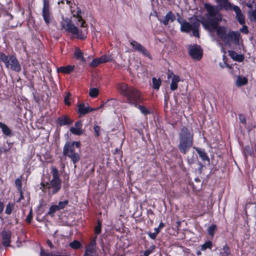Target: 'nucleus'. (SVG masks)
<instances>
[{
	"mask_svg": "<svg viewBox=\"0 0 256 256\" xmlns=\"http://www.w3.org/2000/svg\"><path fill=\"white\" fill-rule=\"evenodd\" d=\"M98 94V90L96 88H92L90 90L89 96L91 98H96Z\"/></svg>",
	"mask_w": 256,
	"mask_h": 256,
	"instance_id": "72a5a7b5",
	"label": "nucleus"
},
{
	"mask_svg": "<svg viewBox=\"0 0 256 256\" xmlns=\"http://www.w3.org/2000/svg\"><path fill=\"white\" fill-rule=\"evenodd\" d=\"M100 58L102 63L108 62L112 60V56H110L106 54L103 55Z\"/></svg>",
	"mask_w": 256,
	"mask_h": 256,
	"instance_id": "4c0bfd02",
	"label": "nucleus"
},
{
	"mask_svg": "<svg viewBox=\"0 0 256 256\" xmlns=\"http://www.w3.org/2000/svg\"><path fill=\"white\" fill-rule=\"evenodd\" d=\"M94 111V108L86 107L84 104H80L78 105V112L80 115L85 114L89 112Z\"/></svg>",
	"mask_w": 256,
	"mask_h": 256,
	"instance_id": "5701e85b",
	"label": "nucleus"
},
{
	"mask_svg": "<svg viewBox=\"0 0 256 256\" xmlns=\"http://www.w3.org/2000/svg\"><path fill=\"white\" fill-rule=\"evenodd\" d=\"M32 210H30V211L29 214H28V215L27 216L26 218V220L28 224L31 222L32 220Z\"/></svg>",
	"mask_w": 256,
	"mask_h": 256,
	"instance_id": "de8ad7c7",
	"label": "nucleus"
},
{
	"mask_svg": "<svg viewBox=\"0 0 256 256\" xmlns=\"http://www.w3.org/2000/svg\"><path fill=\"white\" fill-rule=\"evenodd\" d=\"M51 172L52 179L49 183L42 184L44 189H48V193L50 195L56 194L61 188V180L58 176V170L56 168L52 167Z\"/></svg>",
	"mask_w": 256,
	"mask_h": 256,
	"instance_id": "20e7f679",
	"label": "nucleus"
},
{
	"mask_svg": "<svg viewBox=\"0 0 256 256\" xmlns=\"http://www.w3.org/2000/svg\"><path fill=\"white\" fill-rule=\"evenodd\" d=\"M188 54L192 58L199 60L202 56V50L200 46L194 44L188 47Z\"/></svg>",
	"mask_w": 256,
	"mask_h": 256,
	"instance_id": "9b49d317",
	"label": "nucleus"
},
{
	"mask_svg": "<svg viewBox=\"0 0 256 256\" xmlns=\"http://www.w3.org/2000/svg\"><path fill=\"white\" fill-rule=\"evenodd\" d=\"M10 148H7L6 146H3L0 148V156L2 155V153H6L10 150Z\"/></svg>",
	"mask_w": 256,
	"mask_h": 256,
	"instance_id": "8fccbe9b",
	"label": "nucleus"
},
{
	"mask_svg": "<svg viewBox=\"0 0 256 256\" xmlns=\"http://www.w3.org/2000/svg\"><path fill=\"white\" fill-rule=\"evenodd\" d=\"M238 116L240 122L246 125V120L245 116L244 114H240Z\"/></svg>",
	"mask_w": 256,
	"mask_h": 256,
	"instance_id": "49530a36",
	"label": "nucleus"
},
{
	"mask_svg": "<svg viewBox=\"0 0 256 256\" xmlns=\"http://www.w3.org/2000/svg\"><path fill=\"white\" fill-rule=\"evenodd\" d=\"M230 10H232L235 12L236 18L240 24H244L245 23L244 16L238 6L234 5Z\"/></svg>",
	"mask_w": 256,
	"mask_h": 256,
	"instance_id": "6ab92c4d",
	"label": "nucleus"
},
{
	"mask_svg": "<svg viewBox=\"0 0 256 256\" xmlns=\"http://www.w3.org/2000/svg\"><path fill=\"white\" fill-rule=\"evenodd\" d=\"M74 56L76 59L80 60L82 62L85 61V58L83 56V54L79 48H76Z\"/></svg>",
	"mask_w": 256,
	"mask_h": 256,
	"instance_id": "c756f323",
	"label": "nucleus"
},
{
	"mask_svg": "<svg viewBox=\"0 0 256 256\" xmlns=\"http://www.w3.org/2000/svg\"><path fill=\"white\" fill-rule=\"evenodd\" d=\"M100 58H96L92 60V62L90 64V66L92 68H95L98 66L100 64H102V62H100Z\"/></svg>",
	"mask_w": 256,
	"mask_h": 256,
	"instance_id": "ea45409f",
	"label": "nucleus"
},
{
	"mask_svg": "<svg viewBox=\"0 0 256 256\" xmlns=\"http://www.w3.org/2000/svg\"><path fill=\"white\" fill-rule=\"evenodd\" d=\"M42 15L45 23L48 25L52 20V15L50 10L49 0H43Z\"/></svg>",
	"mask_w": 256,
	"mask_h": 256,
	"instance_id": "9d476101",
	"label": "nucleus"
},
{
	"mask_svg": "<svg viewBox=\"0 0 256 256\" xmlns=\"http://www.w3.org/2000/svg\"><path fill=\"white\" fill-rule=\"evenodd\" d=\"M80 246V242L78 240H74L70 244V246L74 249L78 248Z\"/></svg>",
	"mask_w": 256,
	"mask_h": 256,
	"instance_id": "58836bf2",
	"label": "nucleus"
},
{
	"mask_svg": "<svg viewBox=\"0 0 256 256\" xmlns=\"http://www.w3.org/2000/svg\"><path fill=\"white\" fill-rule=\"evenodd\" d=\"M252 16H253V18H254V19L256 21V10H254L252 12Z\"/></svg>",
	"mask_w": 256,
	"mask_h": 256,
	"instance_id": "bf43d9fd",
	"label": "nucleus"
},
{
	"mask_svg": "<svg viewBox=\"0 0 256 256\" xmlns=\"http://www.w3.org/2000/svg\"><path fill=\"white\" fill-rule=\"evenodd\" d=\"M136 107L138 108L141 112L144 114H147L150 113L149 110L145 106L139 105L138 104V106Z\"/></svg>",
	"mask_w": 256,
	"mask_h": 256,
	"instance_id": "79ce46f5",
	"label": "nucleus"
},
{
	"mask_svg": "<svg viewBox=\"0 0 256 256\" xmlns=\"http://www.w3.org/2000/svg\"><path fill=\"white\" fill-rule=\"evenodd\" d=\"M218 4L217 6H212L210 4H205L204 8L207 12L206 16H208V22L209 24L214 26H216L218 20H222V16L220 14V11L224 8L230 10L234 5L229 2L228 0H215Z\"/></svg>",
	"mask_w": 256,
	"mask_h": 256,
	"instance_id": "f257e3e1",
	"label": "nucleus"
},
{
	"mask_svg": "<svg viewBox=\"0 0 256 256\" xmlns=\"http://www.w3.org/2000/svg\"><path fill=\"white\" fill-rule=\"evenodd\" d=\"M72 94L70 92H68L64 97V102L67 106L70 105V98Z\"/></svg>",
	"mask_w": 256,
	"mask_h": 256,
	"instance_id": "37998d69",
	"label": "nucleus"
},
{
	"mask_svg": "<svg viewBox=\"0 0 256 256\" xmlns=\"http://www.w3.org/2000/svg\"><path fill=\"white\" fill-rule=\"evenodd\" d=\"M178 22L180 24V30L182 32L188 33L192 31L194 36L196 38L200 37V22L199 20L196 19L192 24H190L184 18H178Z\"/></svg>",
	"mask_w": 256,
	"mask_h": 256,
	"instance_id": "423d86ee",
	"label": "nucleus"
},
{
	"mask_svg": "<svg viewBox=\"0 0 256 256\" xmlns=\"http://www.w3.org/2000/svg\"><path fill=\"white\" fill-rule=\"evenodd\" d=\"M176 18L175 14L172 12L169 11L163 18L158 19V20L161 24L166 26L170 22H174Z\"/></svg>",
	"mask_w": 256,
	"mask_h": 256,
	"instance_id": "a211bd4d",
	"label": "nucleus"
},
{
	"mask_svg": "<svg viewBox=\"0 0 256 256\" xmlns=\"http://www.w3.org/2000/svg\"><path fill=\"white\" fill-rule=\"evenodd\" d=\"M240 32L245 34H248V26L245 25H244L242 28L240 29Z\"/></svg>",
	"mask_w": 256,
	"mask_h": 256,
	"instance_id": "3c124183",
	"label": "nucleus"
},
{
	"mask_svg": "<svg viewBox=\"0 0 256 256\" xmlns=\"http://www.w3.org/2000/svg\"><path fill=\"white\" fill-rule=\"evenodd\" d=\"M46 242H47V244L48 245V246L50 248H53V244L50 240H47Z\"/></svg>",
	"mask_w": 256,
	"mask_h": 256,
	"instance_id": "13d9d810",
	"label": "nucleus"
},
{
	"mask_svg": "<svg viewBox=\"0 0 256 256\" xmlns=\"http://www.w3.org/2000/svg\"><path fill=\"white\" fill-rule=\"evenodd\" d=\"M148 235L152 240H155L156 237V236L158 234H156V233L154 232H148Z\"/></svg>",
	"mask_w": 256,
	"mask_h": 256,
	"instance_id": "603ef678",
	"label": "nucleus"
},
{
	"mask_svg": "<svg viewBox=\"0 0 256 256\" xmlns=\"http://www.w3.org/2000/svg\"><path fill=\"white\" fill-rule=\"evenodd\" d=\"M18 192H19L20 194V197L18 198V200H17V202H20L21 200L24 199V196H23V192H22V190H21V191H18Z\"/></svg>",
	"mask_w": 256,
	"mask_h": 256,
	"instance_id": "6e6d98bb",
	"label": "nucleus"
},
{
	"mask_svg": "<svg viewBox=\"0 0 256 256\" xmlns=\"http://www.w3.org/2000/svg\"><path fill=\"white\" fill-rule=\"evenodd\" d=\"M194 148L202 160L207 161L208 162H210V158L204 149H202L198 148Z\"/></svg>",
	"mask_w": 256,
	"mask_h": 256,
	"instance_id": "b1692460",
	"label": "nucleus"
},
{
	"mask_svg": "<svg viewBox=\"0 0 256 256\" xmlns=\"http://www.w3.org/2000/svg\"><path fill=\"white\" fill-rule=\"evenodd\" d=\"M80 142H67L64 146V156L69 158L74 164L80 160V154L76 151L75 147L80 148Z\"/></svg>",
	"mask_w": 256,
	"mask_h": 256,
	"instance_id": "39448f33",
	"label": "nucleus"
},
{
	"mask_svg": "<svg viewBox=\"0 0 256 256\" xmlns=\"http://www.w3.org/2000/svg\"><path fill=\"white\" fill-rule=\"evenodd\" d=\"M156 246L154 244L150 246L148 249L144 251L143 256H148L153 252Z\"/></svg>",
	"mask_w": 256,
	"mask_h": 256,
	"instance_id": "a19ab883",
	"label": "nucleus"
},
{
	"mask_svg": "<svg viewBox=\"0 0 256 256\" xmlns=\"http://www.w3.org/2000/svg\"><path fill=\"white\" fill-rule=\"evenodd\" d=\"M249 148H250V146H246L245 147V150H248V149H249Z\"/></svg>",
	"mask_w": 256,
	"mask_h": 256,
	"instance_id": "774afa93",
	"label": "nucleus"
},
{
	"mask_svg": "<svg viewBox=\"0 0 256 256\" xmlns=\"http://www.w3.org/2000/svg\"><path fill=\"white\" fill-rule=\"evenodd\" d=\"M40 254L44 256H54V254L52 252H46L42 250Z\"/></svg>",
	"mask_w": 256,
	"mask_h": 256,
	"instance_id": "864d4df0",
	"label": "nucleus"
},
{
	"mask_svg": "<svg viewBox=\"0 0 256 256\" xmlns=\"http://www.w3.org/2000/svg\"><path fill=\"white\" fill-rule=\"evenodd\" d=\"M0 128L2 130L4 134L6 136H11L12 130L5 124L0 122Z\"/></svg>",
	"mask_w": 256,
	"mask_h": 256,
	"instance_id": "a878e982",
	"label": "nucleus"
},
{
	"mask_svg": "<svg viewBox=\"0 0 256 256\" xmlns=\"http://www.w3.org/2000/svg\"><path fill=\"white\" fill-rule=\"evenodd\" d=\"M134 87L128 86L124 82H120L116 84V88L119 92L120 94L125 97L129 94V92L132 90Z\"/></svg>",
	"mask_w": 256,
	"mask_h": 256,
	"instance_id": "dca6fc26",
	"label": "nucleus"
},
{
	"mask_svg": "<svg viewBox=\"0 0 256 256\" xmlns=\"http://www.w3.org/2000/svg\"><path fill=\"white\" fill-rule=\"evenodd\" d=\"M129 92L126 96L128 102L134 106H137L138 104L142 102L143 100L141 92L134 88H133Z\"/></svg>",
	"mask_w": 256,
	"mask_h": 256,
	"instance_id": "6e6552de",
	"label": "nucleus"
},
{
	"mask_svg": "<svg viewBox=\"0 0 256 256\" xmlns=\"http://www.w3.org/2000/svg\"><path fill=\"white\" fill-rule=\"evenodd\" d=\"M154 232L156 233V234H158L160 232V228H155L154 229Z\"/></svg>",
	"mask_w": 256,
	"mask_h": 256,
	"instance_id": "69168bd1",
	"label": "nucleus"
},
{
	"mask_svg": "<svg viewBox=\"0 0 256 256\" xmlns=\"http://www.w3.org/2000/svg\"><path fill=\"white\" fill-rule=\"evenodd\" d=\"M188 162L189 164H191L194 162V160L193 159H188Z\"/></svg>",
	"mask_w": 256,
	"mask_h": 256,
	"instance_id": "e2e57ef3",
	"label": "nucleus"
},
{
	"mask_svg": "<svg viewBox=\"0 0 256 256\" xmlns=\"http://www.w3.org/2000/svg\"><path fill=\"white\" fill-rule=\"evenodd\" d=\"M4 208V204L2 202L0 201V214H1Z\"/></svg>",
	"mask_w": 256,
	"mask_h": 256,
	"instance_id": "4d7b16f0",
	"label": "nucleus"
},
{
	"mask_svg": "<svg viewBox=\"0 0 256 256\" xmlns=\"http://www.w3.org/2000/svg\"><path fill=\"white\" fill-rule=\"evenodd\" d=\"M246 6L250 8H252V4H251L250 2L246 3Z\"/></svg>",
	"mask_w": 256,
	"mask_h": 256,
	"instance_id": "680f3d73",
	"label": "nucleus"
},
{
	"mask_svg": "<svg viewBox=\"0 0 256 256\" xmlns=\"http://www.w3.org/2000/svg\"><path fill=\"white\" fill-rule=\"evenodd\" d=\"M70 12L73 17H76L78 19V22H76V24L78 25V22H80V26L85 27L86 22L82 18L81 10L76 6L74 7L71 6Z\"/></svg>",
	"mask_w": 256,
	"mask_h": 256,
	"instance_id": "2eb2a0df",
	"label": "nucleus"
},
{
	"mask_svg": "<svg viewBox=\"0 0 256 256\" xmlns=\"http://www.w3.org/2000/svg\"><path fill=\"white\" fill-rule=\"evenodd\" d=\"M229 56L234 60L242 62L244 60V56L242 54H238L234 50L228 51Z\"/></svg>",
	"mask_w": 256,
	"mask_h": 256,
	"instance_id": "4be33fe9",
	"label": "nucleus"
},
{
	"mask_svg": "<svg viewBox=\"0 0 256 256\" xmlns=\"http://www.w3.org/2000/svg\"><path fill=\"white\" fill-rule=\"evenodd\" d=\"M94 132L96 134V136L98 137L100 136V127L98 126L95 125L94 127Z\"/></svg>",
	"mask_w": 256,
	"mask_h": 256,
	"instance_id": "09e8293b",
	"label": "nucleus"
},
{
	"mask_svg": "<svg viewBox=\"0 0 256 256\" xmlns=\"http://www.w3.org/2000/svg\"><path fill=\"white\" fill-rule=\"evenodd\" d=\"M62 28L61 30H64L65 31L68 32L72 34L76 35L78 38H83L82 36L80 35V32L78 28L72 23L70 19H63L60 22Z\"/></svg>",
	"mask_w": 256,
	"mask_h": 256,
	"instance_id": "1a4fd4ad",
	"label": "nucleus"
},
{
	"mask_svg": "<svg viewBox=\"0 0 256 256\" xmlns=\"http://www.w3.org/2000/svg\"><path fill=\"white\" fill-rule=\"evenodd\" d=\"M152 88L154 90H158L160 88V87L162 84L161 80L160 78H152Z\"/></svg>",
	"mask_w": 256,
	"mask_h": 256,
	"instance_id": "cd10ccee",
	"label": "nucleus"
},
{
	"mask_svg": "<svg viewBox=\"0 0 256 256\" xmlns=\"http://www.w3.org/2000/svg\"><path fill=\"white\" fill-rule=\"evenodd\" d=\"M15 184H16V186L18 190L21 191V190H22V184L21 178H16L15 181Z\"/></svg>",
	"mask_w": 256,
	"mask_h": 256,
	"instance_id": "c03bdc74",
	"label": "nucleus"
},
{
	"mask_svg": "<svg viewBox=\"0 0 256 256\" xmlns=\"http://www.w3.org/2000/svg\"><path fill=\"white\" fill-rule=\"evenodd\" d=\"M176 16H177V18L176 20H178V18H182L180 16V14H178V13H177L176 14Z\"/></svg>",
	"mask_w": 256,
	"mask_h": 256,
	"instance_id": "338daca9",
	"label": "nucleus"
},
{
	"mask_svg": "<svg viewBox=\"0 0 256 256\" xmlns=\"http://www.w3.org/2000/svg\"><path fill=\"white\" fill-rule=\"evenodd\" d=\"M60 210L58 208L57 206L56 205H52L50 206L49 208V210L47 214L50 215L52 217L54 216V214L56 212Z\"/></svg>",
	"mask_w": 256,
	"mask_h": 256,
	"instance_id": "7c9ffc66",
	"label": "nucleus"
},
{
	"mask_svg": "<svg viewBox=\"0 0 256 256\" xmlns=\"http://www.w3.org/2000/svg\"><path fill=\"white\" fill-rule=\"evenodd\" d=\"M129 42L135 51L138 52L148 58L150 57V55L148 52L146 48L142 46L140 43L132 39L129 40Z\"/></svg>",
	"mask_w": 256,
	"mask_h": 256,
	"instance_id": "f8f14e48",
	"label": "nucleus"
},
{
	"mask_svg": "<svg viewBox=\"0 0 256 256\" xmlns=\"http://www.w3.org/2000/svg\"><path fill=\"white\" fill-rule=\"evenodd\" d=\"M240 36V33L238 32H229L224 42L226 44L232 42L236 45H239Z\"/></svg>",
	"mask_w": 256,
	"mask_h": 256,
	"instance_id": "ddd939ff",
	"label": "nucleus"
},
{
	"mask_svg": "<svg viewBox=\"0 0 256 256\" xmlns=\"http://www.w3.org/2000/svg\"><path fill=\"white\" fill-rule=\"evenodd\" d=\"M212 246V242L210 241H207L201 247V250L204 251L207 248H211Z\"/></svg>",
	"mask_w": 256,
	"mask_h": 256,
	"instance_id": "c9c22d12",
	"label": "nucleus"
},
{
	"mask_svg": "<svg viewBox=\"0 0 256 256\" xmlns=\"http://www.w3.org/2000/svg\"><path fill=\"white\" fill-rule=\"evenodd\" d=\"M220 254L222 256H229L231 254L230 250L227 244L223 246Z\"/></svg>",
	"mask_w": 256,
	"mask_h": 256,
	"instance_id": "c85d7f7f",
	"label": "nucleus"
},
{
	"mask_svg": "<svg viewBox=\"0 0 256 256\" xmlns=\"http://www.w3.org/2000/svg\"><path fill=\"white\" fill-rule=\"evenodd\" d=\"M68 204V200H65L64 201L60 202L57 204V206L59 210H63Z\"/></svg>",
	"mask_w": 256,
	"mask_h": 256,
	"instance_id": "e433bc0d",
	"label": "nucleus"
},
{
	"mask_svg": "<svg viewBox=\"0 0 256 256\" xmlns=\"http://www.w3.org/2000/svg\"><path fill=\"white\" fill-rule=\"evenodd\" d=\"M248 83V80L246 77L238 76L236 80V85L238 86H242Z\"/></svg>",
	"mask_w": 256,
	"mask_h": 256,
	"instance_id": "bb28decb",
	"label": "nucleus"
},
{
	"mask_svg": "<svg viewBox=\"0 0 256 256\" xmlns=\"http://www.w3.org/2000/svg\"><path fill=\"white\" fill-rule=\"evenodd\" d=\"M221 20H218L216 24V26H214L212 24H208V16H206V20L202 22L201 23L204 28L209 32L210 34L212 37L214 36V32L216 30V34L218 38L224 42L226 38L228 32L227 28L226 26H218L219 22Z\"/></svg>",
	"mask_w": 256,
	"mask_h": 256,
	"instance_id": "7ed1b4c3",
	"label": "nucleus"
},
{
	"mask_svg": "<svg viewBox=\"0 0 256 256\" xmlns=\"http://www.w3.org/2000/svg\"><path fill=\"white\" fill-rule=\"evenodd\" d=\"M102 231V224L100 220H98L97 222V225L94 228V233L96 235L100 234L101 232Z\"/></svg>",
	"mask_w": 256,
	"mask_h": 256,
	"instance_id": "f704fd0d",
	"label": "nucleus"
},
{
	"mask_svg": "<svg viewBox=\"0 0 256 256\" xmlns=\"http://www.w3.org/2000/svg\"><path fill=\"white\" fill-rule=\"evenodd\" d=\"M74 126H76L75 127L76 128H82V122L80 121L76 122L75 123Z\"/></svg>",
	"mask_w": 256,
	"mask_h": 256,
	"instance_id": "5fc2aeb1",
	"label": "nucleus"
},
{
	"mask_svg": "<svg viewBox=\"0 0 256 256\" xmlns=\"http://www.w3.org/2000/svg\"><path fill=\"white\" fill-rule=\"evenodd\" d=\"M104 104H102L100 105V106H98L96 108H94V110H97L103 108V106H104Z\"/></svg>",
	"mask_w": 256,
	"mask_h": 256,
	"instance_id": "052dcab7",
	"label": "nucleus"
},
{
	"mask_svg": "<svg viewBox=\"0 0 256 256\" xmlns=\"http://www.w3.org/2000/svg\"><path fill=\"white\" fill-rule=\"evenodd\" d=\"M0 60L4 64L6 68L8 70L20 72L21 70V66L14 55L6 56L4 52H0Z\"/></svg>",
	"mask_w": 256,
	"mask_h": 256,
	"instance_id": "0eeeda50",
	"label": "nucleus"
},
{
	"mask_svg": "<svg viewBox=\"0 0 256 256\" xmlns=\"http://www.w3.org/2000/svg\"><path fill=\"white\" fill-rule=\"evenodd\" d=\"M164 227V224L163 222H160L158 228H159L160 229V228H162Z\"/></svg>",
	"mask_w": 256,
	"mask_h": 256,
	"instance_id": "0e129e2a",
	"label": "nucleus"
},
{
	"mask_svg": "<svg viewBox=\"0 0 256 256\" xmlns=\"http://www.w3.org/2000/svg\"><path fill=\"white\" fill-rule=\"evenodd\" d=\"M194 136V134L192 129L184 126L180 129L178 148L182 154H186L192 146Z\"/></svg>",
	"mask_w": 256,
	"mask_h": 256,
	"instance_id": "f03ea898",
	"label": "nucleus"
},
{
	"mask_svg": "<svg viewBox=\"0 0 256 256\" xmlns=\"http://www.w3.org/2000/svg\"><path fill=\"white\" fill-rule=\"evenodd\" d=\"M70 132L73 134L79 136L82 134V131L80 128H76L74 127H71L70 128Z\"/></svg>",
	"mask_w": 256,
	"mask_h": 256,
	"instance_id": "473e14b6",
	"label": "nucleus"
},
{
	"mask_svg": "<svg viewBox=\"0 0 256 256\" xmlns=\"http://www.w3.org/2000/svg\"><path fill=\"white\" fill-rule=\"evenodd\" d=\"M96 239L95 236L90 242L88 246L86 248L85 252L83 256H96Z\"/></svg>",
	"mask_w": 256,
	"mask_h": 256,
	"instance_id": "4468645a",
	"label": "nucleus"
},
{
	"mask_svg": "<svg viewBox=\"0 0 256 256\" xmlns=\"http://www.w3.org/2000/svg\"><path fill=\"white\" fill-rule=\"evenodd\" d=\"M13 208H14L13 205L11 204H8L6 206L5 212L7 214H10L12 213V211Z\"/></svg>",
	"mask_w": 256,
	"mask_h": 256,
	"instance_id": "a18cd8bd",
	"label": "nucleus"
},
{
	"mask_svg": "<svg viewBox=\"0 0 256 256\" xmlns=\"http://www.w3.org/2000/svg\"><path fill=\"white\" fill-rule=\"evenodd\" d=\"M74 70V66L68 65L66 66H60L58 68V72H62L64 74H70Z\"/></svg>",
	"mask_w": 256,
	"mask_h": 256,
	"instance_id": "393cba45",
	"label": "nucleus"
},
{
	"mask_svg": "<svg viewBox=\"0 0 256 256\" xmlns=\"http://www.w3.org/2000/svg\"><path fill=\"white\" fill-rule=\"evenodd\" d=\"M2 243L3 246L8 247L10 246V238L12 232L10 230H3L0 234Z\"/></svg>",
	"mask_w": 256,
	"mask_h": 256,
	"instance_id": "f3484780",
	"label": "nucleus"
},
{
	"mask_svg": "<svg viewBox=\"0 0 256 256\" xmlns=\"http://www.w3.org/2000/svg\"><path fill=\"white\" fill-rule=\"evenodd\" d=\"M72 123V121L70 119V118L66 116H64L61 117H60L57 120V124L60 126H62L65 125H69Z\"/></svg>",
	"mask_w": 256,
	"mask_h": 256,
	"instance_id": "412c9836",
	"label": "nucleus"
},
{
	"mask_svg": "<svg viewBox=\"0 0 256 256\" xmlns=\"http://www.w3.org/2000/svg\"><path fill=\"white\" fill-rule=\"evenodd\" d=\"M216 230V226L214 224H212L208 228V233L210 236H213Z\"/></svg>",
	"mask_w": 256,
	"mask_h": 256,
	"instance_id": "2f4dec72",
	"label": "nucleus"
},
{
	"mask_svg": "<svg viewBox=\"0 0 256 256\" xmlns=\"http://www.w3.org/2000/svg\"><path fill=\"white\" fill-rule=\"evenodd\" d=\"M168 78L172 77V80L170 84V88L174 91L178 88V83L180 81V78L178 75L174 74L172 72L168 74Z\"/></svg>",
	"mask_w": 256,
	"mask_h": 256,
	"instance_id": "aec40b11",
	"label": "nucleus"
}]
</instances>
